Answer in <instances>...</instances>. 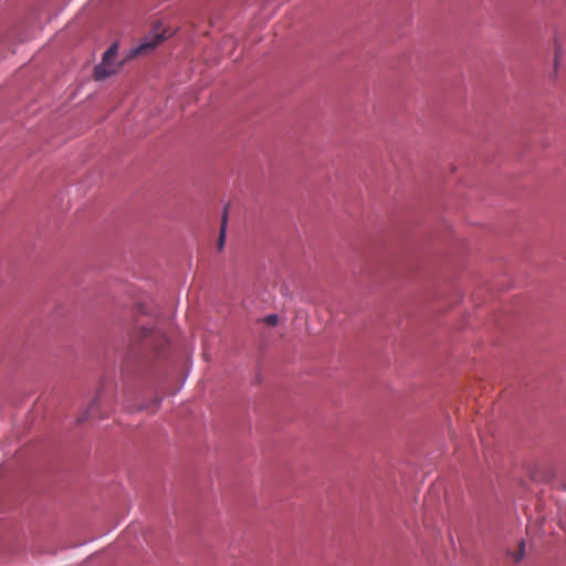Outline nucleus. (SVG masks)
<instances>
[{"label": "nucleus", "instance_id": "f257e3e1", "mask_svg": "<svg viewBox=\"0 0 566 566\" xmlns=\"http://www.w3.org/2000/svg\"><path fill=\"white\" fill-rule=\"evenodd\" d=\"M117 56V44L111 45L103 55V61L94 70V77L97 81L105 80L106 77L115 74L119 65L114 62Z\"/></svg>", "mask_w": 566, "mask_h": 566}, {"label": "nucleus", "instance_id": "f03ea898", "mask_svg": "<svg viewBox=\"0 0 566 566\" xmlns=\"http://www.w3.org/2000/svg\"><path fill=\"white\" fill-rule=\"evenodd\" d=\"M138 337L140 340L147 342L149 346L158 353H160L168 344L167 338L160 331L153 329L144 325L139 328Z\"/></svg>", "mask_w": 566, "mask_h": 566}, {"label": "nucleus", "instance_id": "7ed1b4c3", "mask_svg": "<svg viewBox=\"0 0 566 566\" xmlns=\"http://www.w3.org/2000/svg\"><path fill=\"white\" fill-rule=\"evenodd\" d=\"M166 36L164 35V33H160L154 35L151 40L146 39L142 44L132 50V56L147 54L150 50H153L160 42H163Z\"/></svg>", "mask_w": 566, "mask_h": 566}, {"label": "nucleus", "instance_id": "20e7f679", "mask_svg": "<svg viewBox=\"0 0 566 566\" xmlns=\"http://www.w3.org/2000/svg\"><path fill=\"white\" fill-rule=\"evenodd\" d=\"M104 403V397H103V394L102 392H98L97 396L94 398V400L92 401V403L90 405L86 413L84 416H82L80 419H78V422H82L84 421L86 418L88 417H95V416H98V412H99V408Z\"/></svg>", "mask_w": 566, "mask_h": 566}, {"label": "nucleus", "instance_id": "39448f33", "mask_svg": "<svg viewBox=\"0 0 566 566\" xmlns=\"http://www.w3.org/2000/svg\"><path fill=\"white\" fill-rule=\"evenodd\" d=\"M554 50H555L554 66H555V69H557L558 63L563 55L562 40L557 33L554 35Z\"/></svg>", "mask_w": 566, "mask_h": 566}, {"label": "nucleus", "instance_id": "423d86ee", "mask_svg": "<svg viewBox=\"0 0 566 566\" xmlns=\"http://www.w3.org/2000/svg\"><path fill=\"white\" fill-rule=\"evenodd\" d=\"M226 222H227V213L224 212L223 217H222V226H221L220 238H219V242H218L219 249L223 248L224 232H226Z\"/></svg>", "mask_w": 566, "mask_h": 566}, {"label": "nucleus", "instance_id": "0eeeda50", "mask_svg": "<svg viewBox=\"0 0 566 566\" xmlns=\"http://www.w3.org/2000/svg\"><path fill=\"white\" fill-rule=\"evenodd\" d=\"M263 322L269 326H275L279 323V316L276 314L266 315Z\"/></svg>", "mask_w": 566, "mask_h": 566}, {"label": "nucleus", "instance_id": "6e6552de", "mask_svg": "<svg viewBox=\"0 0 566 566\" xmlns=\"http://www.w3.org/2000/svg\"><path fill=\"white\" fill-rule=\"evenodd\" d=\"M524 549H525V544H524V542H521V543H520V551H518V554H517L516 556H514V559H515L516 562H518V560L523 557V555H524Z\"/></svg>", "mask_w": 566, "mask_h": 566}, {"label": "nucleus", "instance_id": "1a4fd4ad", "mask_svg": "<svg viewBox=\"0 0 566 566\" xmlns=\"http://www.w3.org/2000/svg\"><path fill=\"white\" fill-rule=\"evenodd\" d=\"M125 408H126L127 410H129V411L135 410V408H130V407H128V406H125ZM146 408H147V407H145V406H139V407H137V408H136V410H142V409H146Z\"/></svg>", "mask_w": 566, "mask_h": 566}, {"label": "nucleus", "instance_id": "9d476101", "mask_svg": "<svg viewBox=\"0 0 566 566\" xmlns=\"http://www.w3.org/2000/svg\"><path fill=\"white\" fill-rule=\"evenodd\" d=\"M160 400H161V398H158V397H157V398H155V400H154V406H155V408H154V410H153V411H155V410L157 409L158 405L160 403Z\"/></svg>", "mask_w": 566, "mask_h": 566}]
</instances>
